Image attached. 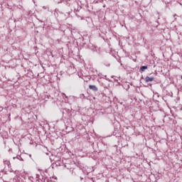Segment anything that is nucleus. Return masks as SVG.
I'll return each instance as SVG.
<instances>
[{
  "label": "nucleus",
  "mask_w": 182,
  "mask_h": 182,
  "mask_svg": "<svg viewBox=\"0 0 182 182\" xmlns=\"http://www.w3.org/2000/svg\"><path fill=\"white\" fill-rule=\"evenodd\" d=\"M153 80H154V77H153L146 76V77H145V82H146V83H149V82H153Z\"/></svg>",
  "instance_id": "f257e3e1"
},
{
  "label": "nucleus",
  "mask_w": 182,
  "mask_h": 182,
  "mask_svg": "<svg viewBox=\"0 0 182 182\" xmlns=\"http://www.w3.org/2000/svg\"><path fill=\"white\" fill-rule=\"evenodd\" d=\"M146 69H147V66H146V65H144V66L141 67V68H140L141 72H144V70H146Z\"/></svg>",
  "instance_id": "20e7f679"
},
{
  "label": "nucleus",
  "mask_w": 182,
  "mask_h": 182,
  "mask_svg": "<svg viewBox=\"0 0 182 182\" xmlns=\"http://www.w3.org/2000/svg\"><path fill=\"white\" fill-rule=\"evenodd\" d=\"M89 88L91 90H93L94 92H97L98 90L97 87H96V85H89Z\"/></svg>",
  "instance_id": "f03ea898"
},
{
  "label": "nucleus",
  "mask_w": 182,
  "mask_h": 182,
  "mask_svg": "<svg viewBox=\"0 0 182 182\" xmlns=\"http://www.w3.org/2000/svg\"><path fill=\"white\" fill-rule=\"evenodd\" d=\"M80 99H85V95L81 94V95H80Z\"/></svg>",
  "instance_id": "39448f33"
},
{
  "label": "nucleus",
  "mask_w": 182,
  "mask_h": 182,
  "mask_svg": "<svg viewBox=\"0 0 182 182\" xmlns=\"http://www.w3.org/2000/svg\"><path fill=\"white\" fill-rule=\"evenodd\" d=\"M107 66H110V64H109V63H108V64L107 65Z\"/></svg>",
  "instance_id": "0eeeda50"
},
{
  "label": "nucleus",
  "mask_w": 182,
  "mask_h": 182,
  "mask_svg": "<svg viewBox=\"0 0 182 182\" xmlns=\"http://www.w3.org/2000/svg\"><path fill=\"white\" fill-rule=\"evenodd\" d=\"M47 156H49V154H46Z\"/></svg>",
  "instance_id": "6e6552de"
},
{
  "label": "nucleus",
  "mask_w": 182,
  "mask_h": 182,
  "mask_svg": "<svg viewBox=\"0 0 182 182\" xmlns=\"http://www.w3.org/2000/svg\"><path fill=\"white\" fill-rule=\"evenodd\" d=\"M63 96H64L65 97H68L66 96V95H65V94H63Z\"/></svg>",
  "instance_id": "423d86ee"
},
{
  "label": "nucleus",
  "mask_w": 182,
  "mask_h": 182,
  "mask_svg": "<svg viewBox=\"0 0 182 182\" xmlns=\"http://www.w3.org/2000/svg\"><path fill=\"white\" fill-rule=\"evenodd\" d=\"M4 165L8 166V167L11 166V162H9V161H4Z\"/></svg>",
  "instance_id": "7ed1b4c3"
},
{
  "label": "nucleus",
  "mask_w": 182,
  "mask_h": 182,
  "mask_svg": "<svg viewBox=\"0 0 182 182\" xmlns=\"http://www.w3.org/2000/svg\"><path fill=\"white\" fill-rule=\"evenodd\" d=\"M81 180H83V178H80Z\"/></svg>",
  "instance_id": "1a4fd4ad"
}]
</instances>
